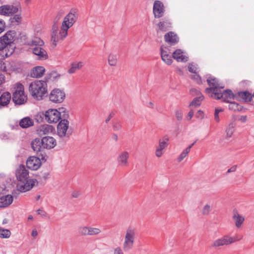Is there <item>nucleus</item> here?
<instances>
[{"label":"nucleus","instance_id":"obj_49","mask_svg":"<svg viewBox=\"0 0 254 254\" xmlns=\"http://www.w3.org/2000/svg\"><path fill=\"white\" fill-rule=\"evenodd\" d=\"M223 111V109H215L214 113V120L216 122H219L220 121V119L218 114L220 112H222Z\"/></svg>","mask_w":254,"mask_h":254},{"label":"nucleus","instance_id":"obj_40","mask_svg":"<svg viewBox=\"0 0 254 254\" xmlns=\"http://www.w3.org/2000/svg\"><path fill=\"white\" fill-rule=\"evenodd\" d=\"M234 131V125L233 124H230L226 129V132L227 137H231Z\"/></svg>","mask_w":254,"mask_h":254},{"label":"nucleus","instance_id":"obj_59","mask_svg":"<svg viewBox=\"0 0 254 254\" xmlns=\"http://www.w3.org/2000/svg\"><path fill=\"white\" fill-rule=\"evenodd\" d=\"M196 117L197 118H202L203 117V112L201 110L198 111L196 114Z\"/></svg>","mask_w":254,"mask_h":254},{"label":"nucleus","instance_id":"obj_50","mask_svg":"<svg viewBox=\"0 0 254 254\" xmlns=\"http://www.w3.org/2000/svg\"><path fill=\"white\" fill-rule=\"evenodd\" d=\"M60 76V75L55 71H52L49 74V78L52 80H54Z\"/></svg>","mask_w":254,"mask_h":254},{"label":"nucleus","instance_id":"obj_42","mask_svg":"<svg viewBox=\"0 0 254 254\" xmlns=\"http://www.w3.org/2000/svg\"><path fill=\"white\" fill-rule=\"evenodd\" d=\"M117 61V56L116 55L110 54L108 58V63L110 65L115 66L116 65Z\"/></svg>","mask_w":254,"mask_h":254},{"label":"nucleus","instance_id":"obj_28","mask_svg":"<svg viewBox=\"0 0 254 254\" xmlns=\"http://www.w3.org/2000/svg\"><path fill=\"white\" fill-rule=\"evenodd\" d=\"M11 98L9 92H3L0 96V106L5 107L8 105Z\"/></svg>","mask_w":254,"mask_h":254},{"label":"nucleus","instance_id":"obj_61","mask_svg":"<svg viewBox=\"0 0 254 254\" xmlns=\"http://www.w3.org/2000/svg\"><path fill=\"white\" fill-rule=\"evenodd\" d=\"M5 82V76L4 75L0 73V85L2 84Z\"/></svg>","mask_w":254,"mask_h":254},{"label":"nucleus","instance_id":"obj_27","mask_svg":"<svg viewBox=\"0 0 254 254\" xmlns=\"http://www.w3.org/2000/svg\"><path fill=\"white\" fill-rule=\"evenodd\" d=\"M13 200V196L10 194L0 197V208L9 206L12 203Z\"/></svg>","mask_w":254,"mask_h":254},{"label":"nucleus","instance_id":"obj_21","mask_svg":"<svg viewBox=\"0 0 254 254\" xmlns=\"http://www.w3.org/2000/svg\"><path fill=\"white\" fill-rule=\"evenodd\" d=\"M129 156V153L127 151H124L121 152L117 159L119 165L121 167L127 166Z\"/></svg>","mask_w":254,"mask_h":254},{"label":"nucleus","instance_id":"obj_9","mask_svg":"<svg viewBox=\"0 0 254 254\" xmlns=\"http://www.w3.org/2000/svg\"><path fill=\"white\" fill-rule=\"evenodd\" d=\"M64 118L62 119L57 126L58 135L60 137H63L66 136L69 137L68 133L66 134V131L68 127L69 122L65 118L68 117V115L65 113L62 116Z\"/></svg>","mask_w":254,"mask_h":254},{"label":"nucleus","instance_id":"obj_33","mask_svg":"<svg viewBox=\"0 0 254 254\" xmlns=\"http://www.w3.org/2000/svg\"><path fill=\"white\" fill-rule=\"evenodd\" d=\"M229 105V109L230 110L233 111H239L241 112L243 110V107L241 106V105L239 104L238 103H237L235 102H230Z\"/></svg>","mask_w":254,"mask_h":254},{"label":"nucleus","instance_id":"obj_56","mask_svg":"<svg viewBox=\"0 0 254 254\" xmlns=\"http://www.w3.org/2000/svg\"><path fill=\"white\" fill-rule=\"evenodd\" d=\"M0 70L3 71H6L7 70L5 64L1 61H0Z\"/></svg>","mask_w":254,"mask_h":254},{"label":"nucleus","instance_id":"obj_6","mask_svg":"<svg viewBox=\"0 0 254 254\" xmlns=\"http://www.w3.org/2000/svg\"><path fill=\"white\" fill-rule=\"evenodd\" d=\"M207 82L210 87L206 88L205 91L207 94H210V96L212 98L215 95V93L224 88V86H221L219 83L218 79L214 77H209L207 79Z\"/></svg>","mask_w":254,"mask_h":254},{"label":"nucleus","instance_id":"obj_55","mask_svg":"<svg viewBox=\"0 0 254 254\" xmlns=\"http://www.w3.org/2000/svg\"><path fill=\"white\" fill-rule=\"evenodd\" d=\"M114 254H124L121 248L118 247L114 250Z\"/></svg>","mask_w":254,"mask_h":254},{"label":"nucleus","instance_id":"obj_31","mask_svg":"<svg viewBox=\"0 0 254 254\" xmlns=\"http://www.w3.org/2000/svg\"><path fill=\"white\" fill-rule=\"evenodd\" d=\"M83 63L81 62H73L71 64V67L67 70V72L69 74H72L74 73L77 70H79L83 66Z\"/></svg>","mask_w":254,"mask_h":254},{"label":"nucleus","instance_id":"obj_53","mask_svg":"<svg viewBox=\"0 0 254 254\" xmlns=\"http://www.w3.org/2000/svg\"><path fill=\"white\" fill-rule=\"evenodd\" d=\"M190 92L193 95H198L199 96L202 95L198 90L194 88L191 89L190 90Z\"/></svg>","mask_w":254,"mask_h":254},{"label":"nucleus","instance_id":"obj_34","mask_svg":"<svg viewBox=\"0 0 254 254\" xmlns=\"http://www.w3.org/2000/svg\"><path fill=\"white\" fill-rule=\"evenodd\" d=\"M14 15L9 19L11 24H19L21 22L22 17L20 13L15 14Z\"/></svg>","mask_w":254,"mask_h":254},{"label":"nucleus","instance_id":"obj_36","mask_svg":"<svg viewBox=\"0 0 254 254\" xmlns=\"http://www.w3.org/2000/svg\"><path fill=\"white\" fill-rule=\"evenodd\" d=\"M64 12L63 10H60L57 12L56 15L54 19L53 26H57L56 25H57V24L64 15Z\"/></svg>","mask_w":254,"mask_h":254},{"label":"nucleus","instance_id":"obj_48","mask_svg":"<svg viewBox=\"0 0 254 254\" xmlns=\"http://www.w3.org/2000/svg\"><path fill=\"white\" fill-rule=\"evenodd\" d=\"M210 211V206L208 204H206L203 207L201 212L204 215H208Z\"/></svg>","mask_w":254,"mask_h":254},{"label":"nucleus","instance_id":"obj_15","mask_svg":"<svg viewBox=\"0 0 254 254\" xmlns=\"http://www.w3.org/2000/svg\"><path fill=\"white\" fill-rule=\"evenodd\" d=\"M67 35L63 36L62 33V28L59 32L57 26H53L52 31L51 33V42L54 47L57 45L58 43L60 41L64 39Z\"/></svg>","mask_w":254,"mask_h":254},{"label":"nucleus","instance_id":"obj_2","mask_svg":"<svg viewBox=\"0 0 254 254\" xmlns=\"http://www.w3.org/2000/svg\"><path fill=\"white\" fill-rule=\"evenodd\" d=\"M15 32L13 31L7 32L3 36L0 37V55L3 58H7L14 52L13 47H11L13 43Z\"/></svg>","mask_w":254,"mask_h":254},{"label":"nucleus","instance_id":"obj_51","mask_svg":"<svg viewBox=\"0 0 254 254\" xmlns=\"http://www.w3.org/2000/svg\"><path fill=\"white\" fill-rule=\"evenodd\" d=\"M160 51L161 57H165L166 55H170L171 54L170 52L168 51V49L166 47H161L160 48Z\"/></svg>","mask_w":254,"mask_h":254},{"label":"nucleus","instance_id":"obj_63","mask_svg":"<svg viewBox=\"0 0 254 254\" xmlns=\"http://www.w3.org/2000/svg\"><path fill=\"white\" fill-rule=\"evenodd\" d=\"M194 114L193 111L192 110H191L188 113V120H190L192 118Z\"/></svg>","mask_w":254,"mask_h":254},{"label":"nucleus","instance_id":"obj_1","mask_svg":"<svg viewBox=\"0 0 254 254\" xmlns=\"http://www.w3.org/2000/svg\"><path fill=\"white\" fill-rule=\"evenodd\" d=\"M15 175L18 181L17 189L20 192H26L30 190L37 184V180L29 179V171L24 165L21 164L15 170Z\"/></svg>","mask_w":254,"mask_h":254},{"label":"nucleus","instance_id":"obj_41","mask_svg":"<svg viewBox=\"0 0 254 254\" xmlns=\"http://www.w3.org/2000/svg\"><path fill=\"white\" fill-rule=\"evenodd\" d=\"M168 140L169 139L167 137H164L162 139H160L159 140V145L158 148L160 149L163 150L167 147V142Z\"/></svg>","mask_w":254,"mask_h":254},{"label":"nucleus","instance_id":"obj_39","mask_svg":"<svg viewBox=\"0 0 254 254\" xmlns=\"http://www.w3.org/2000/svg\"><path fill=\"white\" fill-rule=\"evenodd\" d=\"M89 236L97 235L101 232V230L98 228L89 226Z\"/></svg>","mask_w":254,"mask_h":254},{"label":"nucleus","instance_id":"obj_3","mask_svg":"<svg viewBox=\"0 0 254 254\" xmlns=\"http://www.w3.org/2000/svg\"><path fill=\"white\" fill-rule=\"evenodd\" d=\"M29 90L34 99L42 100L43 97L47 93V82L38 80L33 81L29 85Z\"/></svg>","mask_w":254,"mask_h":254},{"label":"nucleus","instance_id":"obj_20","mask_svg":"<svg viewBox=\"0 0 254 254\" xmlns=\"http://www.w3.org/2000/svg\"><path fill=\"white\" fill-rule=\"evenodd\" d=\"M164 39L165 42L171 45H175L179 41V38L178 35L172 31L167 33L164 35Z\"/></svg>","mask_w":254,"mask_h":254},{"label":"nucleus","instance_id":"obj_35","mask_svg":"<svg viewBox=\"0 0 254 254\" xmlns=\"http://www.w3.org/2000/svg\"><path fill=\"white\" fill-rule=\"evenodd\" d=\"M204 99L203 95L199 96L195 98L192 102L190 103V106H194L195 107L199 106L201 104V101Z\"/></svg>","mask_w":254,"mask_h":254},{"label":"nucleus","instance_id":"obj_29","mask_svg":"<svg viewBox=\"0 0 254 254\" xmlns=\"http://www.w3.org/2000/svg\"><path fill=\"white\" fill-rule=\"evenodd\" d=\"M31 145L32 148L35 152L37 153L40 152L42 149L43 148L42 139L35 138L32 141Z\"/></svg>","mask_w":254,"mask_h":254},{"label":"nucleus","instance_id":"obj_7","mask_svg":"<svg viewBox=\"0 0 254 254\" xmlns=\"http://www.w3.org/2000/svg\"><path fill=\"white\" fill-rule=\"evenodd\" d=\"M19 87L13 93L12 99L15 105H21L24 104L27 100V96L25 95L23 85L19 83Z\"/></svg>","mask_w":254,"mask_h":254},{"label":"nucleus","instance_id":"obj_5","mask_svg":"<svg viewBox=\"0 0 254 254\" xmlns=\"http://www.w3.org/2000/svg\"><path fill=\"white\" fill-rule=\"evenodd\" d=\"M135 229L132 227H128L125 232L124 242L123 244V249L125 252L131 250L134 246L136 239Z\"/></svg>","mask_w":254,"mask_h":254},{"label":"nucleus","instance_id":"obj_54","mask_svg":"<svg viewBox=\"0 0 254 254\" xmlns=\"http://www.w3.org/2000/svg\"><path fill=\"white\" fill-rule=\"evenodd\" d=\"M176 117L178 120L180 121L183 118V113L182 111L180 110H177L175 112Z\"/></svg>","mask_w":254,"mask_h":254},{"label":"nucleus","instance_id":"obj_18","mask_svg":"<svg viewBox=\"0 0 254 254\" xmlns=\"http://www.w3.org/2000/svg\"><path fill=\"white\" fill-rule=\"evenodd\" d=\"M43 149H52L54 148L56 144L57 141L56 139L51 136H45L42 138Z\"/></svg>","mask_w":254,"mask_h":254},{"label":"nucleus","instance_id":"obj_58","mask_svg":"<svg viewBox=\"0 0 254 254\" xmlns=\"http://www.w3.org/2000/svg\"><path fill=\"white\" fill-rule=\"evenodd\" d=\"M237 169V166L234 165L227 170L226 173L228 174V173L234 172L236 171Z\"/></svg>","mask_w":254,"mask_h":254},{"label":"nucleus","instance_id":"obj_32","mask_svg":"<svg viewBox=\"0 0 254 254\" xmlns=\"http://www.w3.org/2000/svg\"><path fill=\"white\" fill-rule=\"evenodd\" d=\"M44 44V43L43 41L37 37L33 38L30 41L27 43V45L35 46L34 47H37V46L41 47Z\"/></svg>","mask_w":254,"mask_h":254},{"label":"nucleus","instance_id":"obj_62","mask_svg":"<svg viewBox=\"0 0 254 254\" xmlns=\"http://www.w3.org/2000/svg\"><path fill=\"white\" fill-rule=\"evenodd\" d=\"M162 151V149H160L159 148H157L156 150V155L158 157H161L163 154Z\"/></svg>","mask_w":254,"mask_h":254},{"label":"nucleus","instance_id":"obj_46","mask_svg":"<svg viewBox=\"0 0 254 254\" xmlns=\"http://www.w3.org/2000/svg\"><path fill=\"white\" fill-rule=\"evenodd\" d=\"M189 149H186L179 156L178 160L179 162H181L189 154Z\"/></svg>","mask_w":254,"mask_h":254},{"label":"nucleus","instance_id":"obj_13","mask_svg":"<svg viewBox=\"0 0 254 254\" xmlns=\"http://www.w3.org/2000/svg\"><path fill=\"white\" fill-rule=\"evenodd\" d=\"M65 96L64 91L58 88L53 89L49 95L50 100L55 103H61L63 102Z\"/></svg>","mask_w":254,"mask_h":254},{"label":"nucleus","instance_id":"obj_60","mask_svg":"<svg viewBox=\"0 0 254 254\" xmlns=\"http://www.w3.org/2000/svg\"><path fill=\"white\" fill-rule=\"evenodd\" d=\"M37 213L39 215H41L45 217L47 216V213L42 209H38V210H37Z\"/></svg>","mask_w":254,"mask_h":254},{"label":"nucleus","instance_id":"obj_17","mask_svg":"<svg viewBox=\"0 0 254 254\" xmlns=\"http://www.w3.org/2000/svg\"><path fill=\"white\" fill-rule=\"evenodd\" d=\"M33 53L38 56V59L45 60L48 58V55L46 51L42 46H37L32 49Z\"/></svg>","mask_w":254,"mask_h":254},{"label":"nucleus","instance_id":"obj_64","mask_svg":"<svg viewBox=\"0 0 254 254\" xmlns=\"http://www.w3.org/2000/svg\"><path fill=\"white\" fill-rule=\"evenodd\" d=\"M114 113L113 112L109 114V116L105 120L106 124H107L110 121V120L114 117Z\"/></svg>","mask_w":254,"mask_h":254},{"label":"nucleus","instance_id":"obj_14","mask_svg":"<svg viewBox=\"0 0 254 254\" xmlns=\"http://www.w3.org/2000/svg\"><path fill=\"white\" fill-rule=\"evenodd\" d=\"M242 237H240L237 240H234L233 238L228 236H225L221 238L218 239L214 241L211 245L212 247L217 248L224 245H228L233 243V242L242 239Z\"/></svg>","mask_w":254,"mask_h":254},{"label":"nucleus","instance_id":"obj_8","mask_svg":"<svg viewBox=\"0 0 254 254\" xmlns=\"http://www.w3.org/2000/svg\"><path fill=\"white\" fill-rule=\"evenodd\" d=\"M215 99H221L223 102L229 103L231 100L235 98V95L234 94L230 89L225 90H220L218 92L215 93V95L212 97Z\"/></svg>","mask_w":254,"mask_h":254},{"label":"nucleus","instance_id":"obj_19","mask_svg":"<svg viewBox=\"0 0 254 254\" xmlns=\"http://www.w3.org/2000/svg\"><path fill=\"white\" fill-rule=\"evenodd\" d=\"M55 128L51 125H43L40 126L37 129V131L38 135L42 136L44 135L49 134L53 133Z\"/></svg>","mask_w":254,"mask_h":254},{"label":"nucleus","instance_id":"obj_37","mask_svg":"<svg viewBox=\"0 0 254 254\" xmlns=\"http://www.w3.org/2000/svg\"><path fill=\"white\" fill-rule=\"evenodd\" d=\"M89 226H82L78 228V233L81 236H87L89 232Z\"/></svg>","mask_w":254,"mask_h":254},{"label":"nucleus","instance_id":"obj_11","mask_svg":"<svg viewBox=\"0 0 254 254\" xmlns=\"http://www.w3.org/2000/svg\"><path fill=\"white\" fill-rule=\"evenodd\" d=\"M20 5L4 4L0 6V15L10 16L17 13Z\"/></svg>","mask_w":254,"mask_h":254},{"label":"nucleus","instance_id":"obj_25","mask_svg":"<svg viewBox=\"0 0 254 254\" xmlns=\"http://www.w3.org/2000/svg\"><path fill=\"white\" fill-rule=\"evenodd\" d=\"M173 58L179 62H186L188 58L183 54V52L181 49H177L173 53Z\"/></svg>","mask_w":254,"mask_h":254},{"label":"nucleus","instance_id":"obj_10","mask_svg":"<svg viewBox=\"0 0 254 254\" xmlns=\"http://www.w3.org/2000/svg\"><path fill=\"white\" fill-rule=\"evenodd\" d=\"M47 158V156H43V155H42L41 159L35 156H30L26 161V166L28 169L32 170H37L41 165V160L46 161Z\"/></svg>","mask_w":254,"mask_h":254},{"label":"nucleus","instance_id":"obj_24","mask_svg":"<svg viewBox=\"0 0 254 254\" xmlns=\"http://www.w3.org/2000/svg\"><path fill=\"white\" fill-rule=\"evenodd\" d=\"M232 219L235 221L237 228L241 227L245 221V218L238 213L237 209L233 210Z\"/></svg>","mask_w":254,"mask_h":254},{"label":"nucleus","instance_id":"obj_30","mask_svg":"<svg viewBox=\"0 0 254 254\" xmlns=\"http://www.w3.org/2000/svg\"><path fill=\"white\" fill-rule=\"evenodd\" d=\"M19 125L22 128H27L34 125V121L29 117L22 118L20 120Z\"/></svg>","mask_w":254,"mask_h":254},{"label":"nucleus","instance_id":"obj_23","mask_svg":"<svg viewBox=\"0 0 254 254\" xmlns=\"http://www.w3.org/2000/svg\"><path fill=\"white\" fill-rule=\"evenodd\" d=\"M158 29L157 32L159 31L165 32L171 28L172 23L170 20L168 18H163L157 24Z\"/></svg>","mask_w":254,"mask_h":254},{"label":"nucleus","instance_id":"obj_43","mask_svg":"<svg viewBox=\"0 0 254 254\" xmlns=\"http://www.w3.org/2000/svg\"><path fill=\"white\" fill-rule=\"evenodd\" d=\"M122 128V123L120 121L113 123V128L115 131L121 130Z\"/></svg>","mask_w":254,"mask_h":254},{"label":"nucleus","instance_id":"obj_22","mask_svg":"<svg viewBox=\"0 0 254 254\" xmlns=\"http://www.w3.org/2000/svg\"><path fill=\"white\" fill-rule=\"evenodd\" d=\"M235 98L240 101L248 102L251 101L252 96L249 91H241L235 94Z\"/></svg>","mask_w":254,"mask_h":254},{"label":"nucleus","instance_id":"obj_47","mask_svg":"<svg viewBox=\"0 0 254 254\" xmlns=\"http://www.w3.org/2000/svg\"><path fill=\"white\" fill-rule=\"evenodd\" d=\"M50 173L48 171H41L40 174L39 175V177L40 179H43L45 181H46L48 178H49Z\"/></svg>","mask_w":254,"mask_h":254},{"label":"nucleus","instance_id":"obj_57","mask_svg":"<svg viewBox=\"0 0 254 254\" xmlns=\"http://www.w3.org/2000/svg\"><path fill=\"white\" fill-rule=\"evenodd\" d=\"M5 23L2 19H0V33L4 30Z\"/></svg>","mask_w":254,"mask_h":254},{"label":"nucleus","instance_id":"obj_45","mask_svg":"<svg viewBox=\"0 0 254 254\" xmlns=\"http://www.w3.org/2000/svg\"><path fill=\"white\" fill-rule=\"evenodd\" d=\"M189 71L191 73H196L197 67L196 65L193 63H190L188 66Z\"/></svg>","mask_w":254,"mask_h":254},{"label":"nucleus","instance_id":"obj_4","mask_svg":"<svg viewBox=\"0 0 254 254\" xmlns=\"http://www.w3.org/2000/svg\"><path fill=\"white\" fill-rule=\"evenodd\" d=\"M78 13L75 9H71L69 12L64 17L62 22V33L63 36L67 35L68 30L75 23L78 18Z\"/></svg>","mask_w":254,"mask_h":254},{"label":"nucleus","instance_id":"obj_26","mask_svg":"<svg viewBox=\"0 0 254 254\" xmlns=\"http://www.w3.org/2000/svg\"><path fill=\"white\" fill-rule=\"evenodd\" d=\"M45 71V68L42 66H37L33 68L30 74L31 77L34 78H39L42 77Z\"/></svg>","mask_w":254,"mask_h":254},{"label":"nucleus","instance_id":"obj_44","mask_svg":"<svg viewBox=\"0 0 254 254\" xmlns=\"http://www.w3.org/2000/svg\"><path fill=\"white\" fill-rule=\"evenodd\" d=\"M161 58L162 60L168 65H170L172 63V57L171 54L166 55L165 57H161Z\"/></svg>","mask_w":254,"mask_h":254},{"label":"nucleus","instance_id":"obj_12","mask_svg":"<svg viewBox=\"0 0 254 254\" xmlns=\"http://www.w3.org/2000/svg\"><path fill=\"white\" fill-rule=\"evenodd\" d=\"M45 120L49 123H56L62 118L61 112L57 109H49L45 114Z\"/></svg>","mask_w":254,"mask_h":254},{"label":"nucleus","instance_id":"obj_52","mask_svg":"<svg viewBox=\"0 0 254 254\" xmlns=\"http://www.w3.org/2000/svg\"><path fill=\"white\" fill-rule=\"evenodd\" d=\"M196 82L199 84H201L202 83L201 77L198 74H195L192 76V77Z\"/></svg>","mask_w":254,"mask_h":254},{"label":"nucleus","instance_id":"obj_16","mask_svg":"<svg viewBox=\"0 0 254 254\" xmlns=\"http://www.w3.org/2000/svg\"><path fill=\"white\" fill-rule=\"evenodd\" d=\"M164 13V7L163 3L159 0H155L153 5V13L156 18L163 16Z\"/></svg>","mask_w":254,"mask_h":254},{"label":"nucleus","instance_id":"obj_38","mask_svg":"<svg viewBox=\"0 0 254 254\" xmlns=\"http://www.w3.org/2000/svg\"><path fill=\"white\" fill-rule=\"evenodd\" d=\"M11 232L8 229H2L0 227V238H8L10 236Z\"/></svg>","mask_w":254,"mask_h":254}]
</instances>
